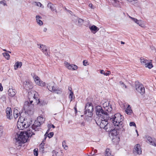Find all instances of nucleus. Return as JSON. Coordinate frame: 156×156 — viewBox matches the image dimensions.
<instances>
[{"label": "nucleus", "instance_id": "obj_63", "mask_svg": "<svg viewBox=\"0 0 156 156\" xmlns=\"http://www.w3.org/2000/svg\"><path fill=\"white\" fill-rule=\"evenodd\" d=\"M8 52H9V53H11V52L10 51H8Z\"/></svg>", "mask_w": 156, "mask_h": 156}, {"label": "nucleus", "instance_id": "obj_29", "mask_svg": "<svg viewBox=\"0 0 156 156\" xmlns=\"http://www.w3.org/2000/svg\"><path fill=\"white\" fill-rule=\"evenodd\" d=\"M140 60L141 64L143 65H144L149 61L144 57H141L140 59Z\"/></svg>", "mask_w": 156, "mask_h": 156}, {"label": "nucleus", "instance_id": "obj_58", "mask_svg": "<svg viewBox=\"0 0 156 156\" xmlns=\"http://www.w3.org/2000/svg\"><path fill=\"white\" fill-rule=\"evenodd\" d=\"M136 133H137V136H138L139 134H138V131H137V130H136Z\"/></svg>", "mask_w": 156, "mask_h": 156}, {"label": "nucleus", "instance_id": "obj_10", "mask_svg": "<svg viewBox=\"0 0 156 156\" xmlns=\"http://www.w3.org/2000/svg\"><path fill=\"white\" fill-rule=\"evenodd\" d=\"M136 89L137 92L143 95L145 93V89L143 85L138 82L136 83L135 84Z\"/></svg>", "mask_w": 156, "mask_h": 156}, {"label": "nucleus", "instance_id": "obj_49", "mask_svg": "<svg viewBox=\"0 0 156 156\" xmlns=\"http://www.w3.org/2000/svg\"><path fill=\"white\" fill-rule=\"evenodd\" d=\"M128 1L131 2H134V3H136L137 2V0H127Z\"/></svg>", "mask_w": 156, "mask_h": 156}, {"label": "nucleus", "instance_id": "obj_7", "mask_svg": "<svg viewBox=\"0 0 156 156\" xmlns=\"http://www.w3.org/2000/svg\"><path fill=\"white\" fill-rule=\"evenodd\" d=\"M47 87L50 91L58 94H60L62 92V90L60 88H56L54 87L53 83L52 82L49 83V85Z\"/></svg>", "mask_w": 156, "mask_h": 156}, {"label": "nucleus", "instance_id": "obj_18", "mask_svg": "<svg viewBox=\"0 0 156 156\" xmlns=\"http://www.w3.org/2000/svg\"><path fill=\"white\" fill-rule=\"evenodd\" d=\"M12 111L11 108L8 107L6 109V112L7 118L11 119L13 118V116L12 115Z\"/></svg>", "mask_w": 156, "mask_h": 156}, {"label": "nucleus", "instance_id": "obj_48", "mask_svg": "<svg viewBox=\"0 0 156 156\" xmlns=\"http://www.w3.org/2000/svg\"><path fill=\"white\" fill-rule=\"evenodd\" d=\"M23 119H23V118L20 117L19 118V119L18 121H20V122H23V121H22V120Z\"/></svg>", "mask_w": 156, "mask_h": 156}, {"label": "nucleus", "instance_id": "obj_33", "mask_svg": "<svg viewBox=\"0 0 156 156\" xmlns=\"http://www.w3.org/2000/svg\"><path fill=\"white\" fill-rule=\"evenodd\" d=\"M3 56L7 59H9L10 58V56L8 53L4 52L2 54Z\"/></svg>", "mask_w": 156, "mask_h": 156}, {"label": "nucleus", "instance_id": "obj_5", "mask_svg": "<svg viewBox=\"0 0 156 156\" xmlns=\"http://www.w3.org/2000/svg\"><path fill=\"white\" fill-rule=\"evenodd\" d=\"M107 117L108 116L105 117V116L99 117L98 119L96 121V123L101 128L104 129L108 123L107 119Z\"/></svg>", "mask_w": 156, "mask_h": 156}, {"label": "nucleus", "instance_id": "obj_44", "mask_svg": "<svg viewBox=\"0 0 156 156\" xmlns=\"http://www.w3.org/2000/svg\"><path fill=\"white\" fill-rule=\"evenodd\" d=\"M50 128H48V130H47V131L46 132L45 134V135H44V140H45L46 139V138L48 132L49 131L50 129Z\"/></svg>", "mask_w": 156, "mask_h": 156}, {"label": "nucleus", "instance_id": "obj_45", "mask_svg": "<svg viewBox=\"0 0 156 156\" xmlns=\"http://www.w3.org/2000/svg\"><path fill=\"white\" fill-rule=\"evenodd\" d=\"M129 126H134L136 127V125L135 123L134 122H131L129 123Z\"/></svg>", "mask_w": 156, "mask_h": 156}, {"label": "nucleus", "instance_id": "obj_54", "mask_svg": "<svg viewBox=\"0 0 156 156\" xmlns=\"http://www.w3.org/2000/svg\"><path fill=\"white\" fill-rule=\"evenodd\" d=\"M68 89H69V90L70 91V93L71 92V91H72V90L71 88L70 87H69Z\"/></svg>", "mask_w": 156, "mask_h": 156}, {"label": "nucleus", "instance_id": "obj_46", "mask_svg": "<svg viewBox=\"0 0 156 156\" xmlns=\"http://www.w3.org/2000/svg\"><path fill=\"white\" fill-rule=\"evenodd\" d=\"M1 100L3 101H5L6 100V98L5 96L4 95L2 96L1 98Z\"/></svg>", "mask_w": 156, "mask_h": 156}, {"label": "nucleus", "instance_id": "obj_28", "mask_svg": "<svg viewBox=\"0 0 156 156\" xmlns=\"http://www.w3.org/2000/svg\"><path fill=\"white\" fill-rule=\"evenodd\" d=\"M125 112L126 114L129 115H130L133 112L132 110L129 105H128V107L126 109Z\"/></svg>", "mask_w": 156, "mask_h": 156}, {"label": "nucleus", "instance_id": "obj_52", "mask_svg": "<svg viewBox=\"0 0 156 156\" xmlns=\"http://www.w3.org/2000/svg\"><path fill=\"white\" fill-rule=\"evenodd\" d=\"M3 90V87L1 83H0V91H2Z\"/></svg>", "mask_w": 156, "mask_h": 156}, {"label": "nucleus", "instance_id": "obj_11", "mask_svg": "<svg viewBox=\"0 0 156 156\" xmlns=\"http://www.w3.org/2000/svg\"><path fill=\"white\" fill-rule=\"evenodd\" d=\"M33 77L34 81L36 83V84L37 85L41 87L44 86L46 85L45 83L43 82L37 76L34 74Z\"/></svg>", "mask_w": 156, "mask_h": 156}, {"label": "nucleus", "instance_id": "obj_6", "mask_svg": "<svg viewBox=\"0 0 156 156\" xmlns=\"http://www.w3.org/2000/svg\"><path fill=\"white\" fill-rule=\"evenodd\" d=\"M45 120V119L42 116L37 117V120H36L33 125V128L36 130H39V127L41 124H42Z\"/></svg>", "mask_w": 156, "mask_h": 156}, {"label": "nucleus", "instance_id": "obj_57", "mask_svg": "<svg viewBox=\"0 0 156 156\" xmlns=\"http://www.w3.org/2000/svg\"><path fill=\"white\" fill-rule=\"evenodd\" d=\"M121 107H122V108L123 109H124L125 108V106H124V105H122V106H121Z\"/></svg>", "mask_w": 156, "mask_h": 156}, {"label": "nucleus", "instance_id": "obj_42", "mask_svg": "<svg viewBox=\"0 0 156 156\" xmlns=\"http://www.w3.org/2000/svg\"><path fill=\"white\" fill-rule=\"evenodd\" d=\"M100 73L101 74H103L105 76H108V74H105V73L104 71L103 70H100Z\"/></svg>", "mask_w": 156, "mask_h": 156}, {"label": "nucleus", "instance_id": "obj_8", "mask_svg": "<svg viewBox=\"0 0 156 156\" xmlns=\"http://www.w3.org/2000/svg\"><path fill=\"white\" fill-rule=\"evenodd\" d=\"M95 111L96 114L98 115L99 117H105L108 116V114L106 112H105L102 109V107L99 106H97L95 108Z\"/></svg>", "mask_w": 156, "mask_h": 156}, {"label": "nucleus", "instance_id": "obj_37", "mask_svg": "<svg viewBox=\"0 0 156 156\" xmlns=\"http://www.w3.org/2000/svg\"><path fill=\"white\" fill-rule=\"evenodd\" d=\"M35 5L37 6L41 7L43 8H44V6L40 2H35Z\"/></svg>", "mask_w": 156, "mask_h": 156}, {"label": "nucleus", "instance_id": "obj_14", "mask_svg": "<svg viewBox=\"0 0 156 156\" xmlns=\"http://www.w3.org/2000/svg\"><path fill=\"white\" fill-rule=\"evenodd\" d=\"M145 138L146 142L150 145L156 147V139H152L151 137L148 136H146Z\"/></svg>", "mask_w": 156, "mask_h": 156}, {"label": "nucleus", "instance_id": "obj_24", "mask_svg": "<svg viewBox=\"0 0 156 156\" xmlns=\"http://www.w3.org/2000/svg\"><path fill=\"white\" fill-rule=\"evenodd\" d=\"M36 18L37 22L39 25L41 26L43 24V22L41 20L42 18L41 16L37 15L36 16Z\"/></svg>", "mask_w": 156, "mask_h": 156}, {"label": "nucleus", "instance_id": "obj_40", "mask_svg": "<svg viewBox=\"0 0 156 156\" xmlns=\"http://www.w3.org/2000/svg\"><path fill=\"white\" fill-rule=\"evenodd\" d=\"M119 83L121 85V87L122 88H126V86L125 85L124 83L123 82H122V81H120Z\"/></svg>", "mask_w": 156, "mask_h": 156}, {"label": "nucleus", "instance_id": "obj_39", "mask_svg": "<svg viewBox=\"0 0 156 156\" xmlns=\"http://www.w3.org/2000/svg\"><path fill=\"white\" fill-rule=\"evenodd\" d=\"M48 136L49 138H50L51 137H52L54 135V133L52 132L50 133L49 134H48Z\"/></svg>", "mask_w": 156, "mask_h": 156}, {"label": "nucleus", "instance_id": "obj_56", "mask_svg": "<svg viewBox=\"0 0 156 156\" xmlns=\"http://www.w3.org/2000/svg\"><path fill=\"white\" fill-rule=\"evenodd\" d=\"M111 72L109 71H107V72L106 73H105V74H108V76L110 74Z\"/></svg>", "mask_w": 156, "mask_h": 156}, {"label": "nucleus", "instance_id": "obj_31", "mask_svg": "<svg viewBox=\"0 0 156 156\" xmlns=\"http://www.w3.org/2000/svg\"><path fill=\"white\" fill-rule=\"evenodd\" d=\"M44 143L42 142L41 143L39 146V151L40 152H41L42 153H44Z\"/></svg>", "mask_w": 156, "mask_h": 156}, {"label": "nucleus", "instance_id": "obj_64", "mask_svg": "<svg viewBox=\"0 0 156 156\" xmlns=\"http://www.w3.org/2000/svg\"><path fill=\"white\" fill-rule=\"evenodd\" d=\"M76 109L75 108V110H76Z\"/></svg>", "mask_w": 156, "mask_h": 156}, {"label": "nucleus", "instance_id": "obj_51", "mask_svg": "<svg viewBox=\"0 0 156 156\" xmlns=\"http://www.w3.org/2000/svg\"><path fill=\"white\" fill-rule=\"evenodd\" d=\"M81 126H85V123L84 122H82L80 123Z\"/></svg>", "mask_w": 156, "mask_h": 156}, {"label": "nucleus", "instance_id": "obj_50", "mask_svg": "<svg viewBox=\"0 0 156 156\" xmlns=\"http://www.w3.org/2000/svg\"><path fill=\"white\" fill-rule=\"evenodd\" d=\"M48 127L49 128H51V127H52L53 128H55V126L52 124L48 125Z\"/></svg>", "mask_w": 156, "mask_h": 156}, {"label": "nucleus", "instance_id": "obj_9", "mask_svg": "<svg viewBox=\"0 0 156 156\" xmlns=\"http://www.w3.org/2000/svg\"><path fill=\"white\" fill-rule=\"evenodd\" d=\"M20 121H18L17 126L19 130H23L24 129L29 127V125L25 119L23 120V122H20Z\"/></svg>", "mask_w": 156, "mask_h": 156}, {"label": "nucleus", "instance_id": "obj_15", "mask_svg": "<svg viewBox=\"0 0 156 156\" xmlns=\"http://www.w3.org/2000/svg\"><path fill=\"white\" fill-rule=\"evenodd\" d=\"M104 129L107 132H114L115 133V135H116L117 134L116 131L115 129L110 124H108V123Z\"/></svg>", "mask_w": 156, "mask_h": 156}, {"label": "nucleus", "instance_id": "obj_43", "mask_svg": "<svg viewBox=\"0 0 156 156\" xmlns=\"http://www.w3.org/2000/svg\"><path fill=\"white\" fill-rule=\"evenodd\" d=\"M83 64L84 66H87L89 64H88V62L87 60H85L83 61Z\"/></svg>", "mask_w": 156, "mask_h": 156}, {"label": "nucleus", "instance_id": "obj_62", "mask_svg": "<svg viewBox=\"0 0 156 156\" xmlns=\"http://www.w3.org/2000/svg\"><path fill=\"white\" fill-rule=\"evenodd\" d=\"M68 11L69 12V13H70V12H71L69 10H68Z\"/></svg>", "mask_w": 156, "mask_h": 156}, {"label": "nucleus", "instance_id": "obj_4", "mask_svg": "<svg viewBox=\"0 0 156 156\" xmlns=\"http://www.w3.org/2000/svg\"><path fill=\"white\" fill-rule=\"evenodd\" d=\"M85 109V116L86 119L88 120L89 118H91L93 115V107L90 104L87 103L86 105Z\"/></svg>", "mask_w": 156, "mask_h": 156}, {"label": "nucleus", "instance_id": "obj_1", "mask_svg": "<svg viewBox=\"0 0 156 156\" xmlns=\"http://www.w3.org/2000/svg\"><path fill=\"white\" fill-rule=\"evenodd\" d=\"M39 130H36L33 128V125L27 131L21 132L15 135V144L18 149H20L22 145L26 142L29 137L35 134V132Z\"/></svg>", "mask_w": 156, "mask_h": 156}, {"label": "nucleus", "instance_id": "obj_30", "mask_svg": "<svg viewBox=\"0 0 156 156\" xmlns=\"http://www.w3.org/2000/svg\"><path fill=\"white\" fill-rule=\"evenodd\" d=\"M144 66H145V67L148 68L149 69H151L152 68L153 66L151 62H150L149 61Z\"/></svg>", "mask_w": 156, "mask_h": 156}, {"label": "nucleus", "instance_id": "obj_59", "mask_svg": "<svg viewBox=\"0 0 156 156\" xmlns=\"http://www.w3.org/2000/svg\"><path fill=\"white\" fill-rule=\"evenodd\" d=\"M121 44H125V43L123 41H121Z\"/></svg>", "mask_w": 156, "mask_h": 156}, {"label": "nucleus", "instance_id": "obj_13", "mask_svg": "<svg viewBox=\"0 0 156 156\" xmlns=\"http://www.w3.org/2000/svg\"><path fill=\"white\" fill-rule=\"evenodd\" d=\"M64 64L65 66L69 70H75L78 69V66H77L75 65L70 64L67 62H65Z\"/></svg>", "mask_w": 156, "mask_h": 156}, {"label": "nucleus", "instance_id": "obj_21", "mask_svg": "<svg viewBox=\"0 0 156 156\" xmlns=\"http://www.w3.org/2000/svg\"><path fill=\"white\" fill-rule=\"evenodd\" d=\"M9 95L13 97L14 96L16 93V91L15 89L9 88L8 90Z\"/></svg>", "mask_w": 156, "mask_h": 156}, {"label": "nucleus", "instance_id": "obj_34", "mask_svg": "<svg viewBox=\"0 0 156 156\" xmlns=\"http://www.w3.org/2000/svg\"><path fill=\"white\" fill-rule=\"evenodd\" d=\"M3 134V127L0 124V138L2 136Z\"/></svg>", "mask_w": 156, "mask_h": 156}, {"label": "nucleus", "instance_id": "obj_23", "mask_svg": "<svg viewBox=\"0 0 156 156\" xmlns=\"http://www.w3.org/2000/svg\"><path fill=\"white\" fill-rule=\"evenodd\" d=\"M31 83V82L29 81H25L23 83V86L27 90V88H31L32 87Z\"/></svg>", "mask_w": 156, "mask_h": 156}, {"label": "nucleus", "instance_id": "obj_41", "mask_svg": "<svg viewBox=\"0 0 156 156\" xmlns=\"http://www.w3.org/2000/svg\"><path fill=\"white\" fill-rule=\"evenodd\" d=\"M37 149L36 150V149H34V154L35 156H37L38 155Z\"/></svg>", "mask_w": 156, "mask_h": 156}, {"label": "nucleus", "instance_id": "obj_32", "mask_svg": "<svg viewBox=\"0 0 156 156\" xmlns=\"http://www.w3.org/2000/svg\"><path fill=\"white\" fill-rule=\"evenodd\" d=\"M69 98L70 99V102H71L73 99L74 98V97H73V91H71V92L70 93Z\"/></svg>", "mask_w": 156, "mask_h": 156}, {"label": "nucleus", "instance_id": "obj_61", "mask_svg": "<svg viewBox=\"0 0 156 156\" xmlns=\"http://www.w3.org/2000/svg\"><path fill=\"white\" fill-rule=\"evenodd\" d=\"M68 11L69 12V13H70V12H71L69 10H68Z\"/></svg>", "mask_w": 156, "mask_h": 156}, {"label": "nucleus", "instance_id": "obj_60", "mask_svg": "<svg viewBox=\"0 0 156 156\" xmlns=\"http://www.w3.org/2000/svg\"><path fill=\"white\" fill-rule=\"evenodd\" d=\"M3 50L4 51H7L6 50V49H4Z\"/></svg>", "mask_w": 156, "mask_h": 156}, {"label": "nucleus", "instance_id": "obj_19", "mask_svg": "<svg viewBox=\"0 0 156 156\" xmlns=\"http://www.w3.org/2000/svg\"><path fill=\"white\" fill-rule=\"evenodd\" d=\"M38 48L42 51L43 53L47 55H49V54L47 52V50L45 45L43 44H37Z\"/></svg>", "mask_w": 156, "mask_h": 156}, {"label": "nucleus", "instance_id": "obj_17", "mask_svg": "<svg viewBox=\"0 0 156 156\" xmlns=\"http://www.w3.org/2000/svg\"><path fill=\"white\" fill-rule=\"evenodd\" d=\"M108 101H106L103 103L102 105L105 110L108 112H111L112 109L111 107L109 105Z\"/></svg>", "mask_w": 156, "mask_h": 156}, {"label": "nucleus", "instance_id": "obj_2", "mask_svg": "<svg viewBox=\"0 0 156 156\" xmlns=\"http://www.w3.org/2000/svg\"><path fill=\"white\" fill-rule=\"evenodd\" d=\"M28 101L25 102L24 108L25 109H28V108L30 106V104H38L40 102L38 94L35 91H32L28 92Z\"/></svg>", "mask_w": 156, "mask_h": 156}, {"label": "nucleus", "instance_id": "obj_22", "mask_svg": "<svg viewBox=\"0 0 156 156\" xmlns=\"http://www.w3.org/2000/svg\"><path fill=\"white\" fill-rule=\"evenodd\" d=\"M89 28L91 32L94 34L96 33L99 30L98 27L94 25L89 27Z\"/></svg>", "mask_w": 156, "mask_h": 156}, {"label": "nucleus", "instance_id": "obj_38", "mask_svg": "<svg viewBox=\"0 0 156 156\" xmlns=\"http://www.w3.org/2000/svg\"><path fill=\"white\" fill-rule=\"evenodd\" d=\"M62 146L64 147V148L66 150L68 149V147L66 145V142L65 141L62 142Z\"/></svg>", "mask_w": 156, "mask_h": 156}, {"label": "nucleus", "instance_id": "obj_47", "mask_svg": "<svg viewBox=\"0 0 156 156\" xmlns=\"http://www.w3.org/2000/svg\"><path fill=\"white\" fill-rule=\"evenodd\" d=\"M78 23H80L82 24L83 23V20L81 19H79L78 20Z\"/></svg>", "mask_w": 156, "mask_h": 156}, {"label": "nucleus", "instance_id": "obj_16", "mask_svg": "<svg viewBox=\"0 0 156 156\" xmlns=\"http://www.w3.org/2000/svg\"><path fill=\"white\" fill-rule=\"evenodd\" d=\"M129 18L131 19L134 22L140 26L141 27H143L144 25L142 21L141 20H138L137 19L132 17L129 16H128Z\"/></svg>", "mask_w": 156, "mask_h": 156}, {"label": "nucleus", "instance_id": "obj_36", "mask_svg": "<svg viewBox=\"0 0 156 156\" xmlns=\"http://www.w3.org/2000/svg\"><path fill=\"white\" fill-rule=\"evenodd\" d=\"M0 5H2L3 6H7L6 1L5 0L1 1L0 2Z\"/></svg>", "mask_w": 156, "mask_h": 156}, {"label": "nucleus", "instance_id": "obj_3", "mask_svg": "<svg viewBox=\"0 0 156 156\" xmlns=\"http://www.w3.org/2000/svg\"><path fill=\"white\" fill-rule=\"evenodd\" d=\"M124 119L123 116L120 113H117L111 118L110 120L113 125L116 127L115 128L117 130L123 131L124 130V129L123 128Z\"/></svg>", "mask_w": 156, "mask_h": 156}, {"label": "nucleus", "instance_id": "obj_35", "mask_svg": "<svg viewBox=\"0 0 156 156\" xmlns=\"http://www.w3.org/2000/svg\"><path fill=\"white\" fill-rule=\"evenodd\" d=\"M111 155V151L109 149H106L105 155V156H109Z\"/></svg>", "mask_w": 156, "mask_h": 156}, {"label": "nucleus", "instance_id": "obj_12", "mask_svg": "<svg viewBox=\"0 0 156 156\" xmlns=\"http://www.w3.org/2000/svg\"><path fill=\"white\" fill-rule=\"evenodd\" d=\"M133 153L135 154H142L141 148L140 145L137 144L134 147L133 150Z\"/></svg>", "mask_w": 156, "mask_h": 156}, {"label": "nucleus", "instance_id": "obj_53", "mask_svg": "<svg viewBox=\"0 0 156 156\" xmlns=\"http://www.w3.org/2000/svg\"><path fill=\"white\" fill-rule=\"evenodd\" d=\"M89 6L91 9H94V8H93V5L91 3H90L89 4Z\"/></svg>", "mask_w": 156, "mask_h": 156}, {"label": "nucleus", "instance_id": "obj_27", "mask_svg": "<svg viewBox=\"0 0 156 156\" xmlns=\"http://www.w3.org/2000/svg\"><path fill=\"white\" fill-rule=\"evenodd\" d=\"M13 114L14 118L16 119L19 116L20 112L17 109L15 108L13 111Z\"/></svg>", "mask_w": 156, "mask_h": 156}, {"label": "nucleus", "instance_id": "obj_20", "mask_svg": "<svg viewBox=\"0 0 156 156\" xmlns=\"http://www.w3.org/2000/svg\"><path fill=\"white\" fill-rule=\"evenodd\" d=\"M109 3H111L114 7H119L120 6V3L119 1L117 0H107Z\"/></svg>", "mask_w": 156, "mask_h": 156}, {"label": "nucleus", "instance_id": "obj_55", "mask_svg": "<svg viewBox=\"0 0 156 156\" xmlns=\"http://www.w3.org/2000/svg\"><path fill=\"white\" fill-rule=\"evenodd\" d=\"M47 30V29L46 28H44L43 29V31L44 32H46Z\"/></svg>", "mask_w": 156, "mask_h": 156}, {"label": "nucleus", "instance_id": "obj_26", "mask_svg": "<svg viewBox=\"0 0 156 156\" xmlns=\"http://www.w3.org/2000/svg\"><path fill=\"white\" fill-rule=\"evenodd\" d=\"M22 65V62L18 61L16 62L14 66V69L17 70L18 68H21Z\"/></svg>", "mask_w": 156, "mask_h": 156}, {"label": "nucleus", "instance_id": "obj_25", "mask_svg": "<svg viewBox=\"0 0 156 156\" xmlns=\"http://www.w3.org/2000/svg\"><path fill=\"white\" fill-rule=\"evenodd\" d=\"M47 6L49 8L52 12H54L55 11L56 12H57L55 6L53 4L51 3H49L48 4Z\"/></svg>", "mask_w": 156, "mask_h": 156}]
</instances>
